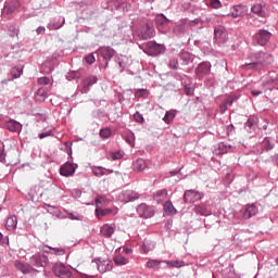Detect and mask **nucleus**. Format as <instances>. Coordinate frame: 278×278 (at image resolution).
Returning a JSON list of instances; mask_svg holds the SVG:
<instances>
[{
    "instance_id": "26",
    "label": "nucleus",
    "mask_w": 278,
    "mask_h": 278,
    "mask_svg": "<svg viewBox=\"0 0 278 278\" xmlns=\"http://www.w3.org/2000/svg\"><path fill=\"white\" fill-rule=\"evenodd\" d=\"M94 203L97 207H99V205H110V200H108L104 194H98L96 197Z\"/></svg>"
},
{
    "instance_id": "47",
    "label": "nucleus",
    "mask_w": 278,
    "mask_h": 278,
    "mask_svg": "<svg viewBox=\"0 0 278 278\" xmlns=\"http://www.w3.org/2000/svg\"><path fill=\"white\" fill-rule=\"evenodd\" d=\"M134 118L137 123H143L144 122V117H142V114H140L139 112L134 114Z\"/></svg>"
},
{
    "instance_id": "62",
    "label": "nucleus",
    "mask_w": 278,
    "mask_h": 278,
    "mask_svg": "<svg viewBox=\"0 0 278 278\" xmlns=\"http://www.w3.org/2000/svg\"><path fill=\"white\" fill-rule=\"evenodd\" d=\"M45 207H53V206H51V205H49V204H45Z\"/></svg>"
},
{
    "instance_id": "24",
    "label": "nucleus",
    "mask_w": 278,
    "mask_h": 278,
    "mask_svg": "<svg viewBox=\"0 0 278 278\" xmlns=\"http://www.w3.org/2000/svg\"><path fill=\"white\" fill-rule=\"evenodd\" d=\"M153 36H155V28H153V26H149V24H147L146 30L141 35V37L143 38V40H149V38H153Z\"/></svg>"
},
{
    "instance_id": "23",
    "label": "nucleus",
    "mask_w": 278,
    "mask_h": 278,
    "mask_svg": "<svg viewBox=\"0 0 278 278\" xmlns=\"http://www.w3.org/2000/svg\"><path fill=\"white\" fill-rule=\"evenodd\" d=\"M244 15V7L242 5H235L231 10V17L232 18H240V16Z\"/></svg>"
},
{
    "instance_id": "21",
    "label": "nucleus",
    "mask_w": 278,
    "mask_h": 278,
    "mask_svg": "<svg viewBox=\"0 0 278 278\" xmlns=\"http://www.w3.org/2000/svg\"><path fill=\"white\" fill-rule=\"evenodd\" d=\"M132 168H134V170H136V173H142V170H144V168H147V162L142 159H138L132 164Z\"/></svg>"
},
{
    "instance_id": "48",
    "label": "nucleus",
    "mask_w": 278,
    "mask_h": 278,
    "mask_svg": "<svg viewBox=\"0 0 278 278\" xmlns=\"http://www.w3.org/2000/svg\"><path fill=\"white\" fill-rule=\"evenodd\" d=\"M211 7L218 10V8H220V2L218 0H211Z\"/></svg>"
},
{
    "instance_id": "31",
    "label": "nucleus",
    "mask_w": 278,
    "mask_h": 278,
    "mask_svg": "<svg viewBox=\"0 0 278 278\" xmlns=\"http://www.w3.org/2000/svg\"><path fill=\"white\" fill-rule=\"evenodd\" d=\"M160 264H162V261L150 260L147 262V268H153L154 270H157L160 269Z\"/></svg>"
},
{
    "instance_id": "61",
    "label": "nucleus",
    "mask_w": 278,
    "mask_h": 278,
    "mask_svg": "<svg viewBox=\"0 0 278 278\" xmlns=\"http://www.w3.org/2000/svg\"><path fill=\"white\" fill-rule=\"evenodd\" d=\"M3 240V233L0 232V242Z\"/></svg>"
},
{
    "instance_id": "63",
    "label": "nucleus",
    "mask_w": 278,
    "mask_h": 278,
    "mask_svg": "<svg viewBox=\"0 0 278 278\" xmlns=\"http://www.w3.org/2000/svg\"><path fill=\"white\" fill-rule=\"evenodd\" d=\"M21 73H23V71H21L20 74L17 76H15V77H21Z\"/></svg>"
},
{
    "instance_id": "15",
    "label": "nucleus",
    "mask_w": 278,
    "mask_h": 278,
    "mask_svg": "<svg viewBox=\"0 0 278 278\" xmlns=\"http://www.w3.org/2000/svg\"><path fill=\"white\" fill-rule=\"evenodd\" d=\"M75 173V165L73 163H65L60 168V175H73Z\"/></svg>"
},
{
    "instance_id": "29",
    "label": "nucleus",
    "mask_w": 278,
    "mask_h": 278,
    "mask_svg": "<svg viewBox=\"0 0 278 278\" xmlns=\"http://www.w3.org/2000/svg\"><path fill=\"white\" fill-rule=\"evenodd\" d=\"M117 201L121 203H129V190H124L116 195Z\"/></svg>"
},
{
    "instance_id": "30",
    "label": "nucleus",
    "mask_w": 278,
    "mask_h": 278,
    "mask_svg": "<svg viewBox=\"0 0 278 278\" xmlns=\"http://www.w3.org/2000/svg\"><path fill=\"white\" fill-rule=\"evenodd\" d=\"M112 212L111 208H96V216L101 220L103 216H108Z\"/></svg>"
},
{
    "instance_id": "6",
    "label": "nucleus",
    "mask_w": 278,
    "mask_h": 278,
    "mask_svg": "<svg viewBox=\"0 0 278 278\" xmlns=\"http://www.w3.org/2000/svg\"><path fill=\"white\" fill-rule=\"evenodd\" d=\"M137 214L140 216V218H151L154 216L155 211H153V207L141 203L137 206Z\"/></svg>"
},
{
    "instance_id": "42",
    "label": "nucleus",
    "mask_w": 278,
    "mask_h": 278,
    "mask_svg": "<svg viewBox=\"0 0 278 278\" xmlns=\"http://www.w3.org/2000/svg\"><path fill=\"white\" fill-rule=\"evenodd\" d=\"M125 140L128 144H130V147H134V140H136V137L134 136V134H129L128 136L125 137Z\"/></svg>"
},
{
    "instance_id": "51",
    "label": "nucleus",
    "mask_w": 278,
    "mask_h": 278,
    "mask_svg": "<svg viewBox=\"0 0 278 278\" xmlns=\"http://www.w3.org/2000/svg\"><path fill=\"white\" fill-rule=\"evenodd\" d=\"M227 108H229V106H227L226 104H224V102L220 104V106H219V112H220V114H225V112H227Z\"/></svg>"
},
{
    "instance_id": "12",
    "label": "nucleus",
    "mask_w": 278,
    "mask_h": 278,
    "mask_svg": "<svg viewBox=\"0 0 278 278\" xmlns=\"http://www.w3.org/2000/svg\"><path fill=\"white\" fill-rule=\"evenodd\" d=\"M98 53L99 55H102V58L108 62L114 58L116 51H114V49H112L111 47H101L98 50Z\"/></svg>"
},
{
    "instance_id": "43",
    "label": "nucleus",
    "mask_w": 278,
    "mask_h": 278,
    "mask_svg": "<svg viewBox=\"0 0 278 278\" xmlns=\"http://www.w3.org/2000/svg\"><path fill=\"white\" fill-rule=\"evenodd\" d=\"M46 249H52V251H54L55 255H64V253H66V251L62 248H49L46 247Z\"/></svg>"
},
{
    "instance_id": "1",
    "label": "nucleus",
    "mask_w": 278,
    "mask_h": 278,
    "mask_svg": "<svg viewBox=\"0 0 278 278\" xmlns=\"http://www.w3.org/2000/svg\"><path fill=\"white\" fill-rule=\"evenodd\" d=\"M250 63L241 65L243 71H264L266 66H270L275 62L273 54L267 52H254L250 54Z\"/></svg>"
},
{
    "instance_id": "9",
    "label": "nucleus",
    "mask_w": 278,
    "mask_h": 278,
    "mask_svg": "<svg viewBox=\"0 0 278 278\" xmlns=\"http://www.w3.org/2000/svg\"><path fill=\"white\" fill-rule=\"evenodd\" d=\"M14 266L16 270L23 273V275H29V273H38L30 264L22 261H15Z\"/></svg>"
},
{
    "instance_id": "2",
    "label": "nucleus",
    "mask_w": 278,
    "mask_h": 278,
    "mask_svg": "<svg viewBox=\"0 0 278 278\" xmlns=\"http://www.w3.org/2000/svg\"><path fill=\"white\" fill-rule=\"evenodd\" d=\"M91 264H96L99 273H110L114 268V263L111 260L98 257L91 261Z\"/></svg>"
},
{
    "instance_id": "3",
    "label": "nucleus",
    "mask_w": 278,
    "mask_h": 278,
    "mask_svg": "<svg viewBox=\"0 0 278 278\" xmlns=\"http://www.w3.org/2000/svg\"><path fill=\"white\" fill-rule=\"evenodd\" d=\"M273 34L266 29H260L255 35H254V42L256 45H260L261 47H265V45H268Z\"/></svg>"
},
{
    "instance_id": "22",
    "label": "nucleus",
    "mask_w": 278,
    "mask_h": 278,
    "mask_svg": "<svg viewBox=\"0 0 278 278\" xmlns=\"http://www.w3.org/2000/svg\"><path fill=\"white\" fill-rule=\"evenodd\" d=\"M164 212L167 214V216H175V214H177V208H175L173 202L167 201L164 203Z\"/></svg>"
},
{
    "instance_id": "10",
    "label": "nucleus",
    "mask_w": 278,
    "mask_h": 278,
    "mask_svg": "<svg viewBox=\"0 0 278 278\" xmlns=\"http://www.w3.org/2000/svg\"><path fill=\"white\" fill-rule=\"evenodd\" d=\"M212 65L208 62L200 63L195 70V74L198 77H205V75H210V71Z\"/></svg>"
},
{
    "instance_id": "13",
    "label": "nucleus",
    "mask_w": 278,
    "mask_h": 278,
    "mask_svg": "<svg viewBox=\"0 0 278 278\" xmlns=\"http://www.w3.org/2000/svg\"><path fill=\"white\" fill-rule=\"evenodd\" d=\"M114 231H116V228L111 224H104L100 229V233L103 238H112V236H114Z\"/></svg>"
},
{
    "instance_id": "38",
    "label": "nucleus",
    "mask_w": 278,
    "mask_h": 278,
    "mask_svg": "<svg viewBox=\"0 0 278 278\" xmlns=\"http://www.w3.org/2000/svg\"><path fill=\"white\" fill-rule=\"evenodd\" d=\"M101 138H110L112 136V130L110 128H103L100 130Z\"/></svg>"
},
{
    "instance_id": "18",
    "label": "nucleus",
    "mask_w": 278,
    "mask_h": 278,
    "mask_svg": "<svg viewBox=\"0 0 278 278\" xmlns=\"http://www.w3.org/2000/svg\"><path fill=\"white\" fill-rule=\"evenodd\" d=\"M155 23H156L157 27L160 29H162L164 27H168V23H170V21H168V18H166V16H164V14H160L155 17Z\"/></svg>"
},
{
    "instance_id": "39",
    "label": "nucleus",
    "mask_w": 278,
    "mask_h": 278,
    "mask_svg": "<svg viewBox=\"0 0 278 278\" xmlns=\"http://www.w3.org/2000/svg\"><path fill=\"white\" fill-rule=\"evenodd\" d=\"M277 81V77L275 76H269L267 80L263 83V88H266V86H270L271 84H275Z\"/></svg>"
},
{
    "instance_id": "64",
    "label": "nucleus",
    "mask_w": 278,
    "mask_h": 278,
    "mask_svg": "<svg viewBox=\"0 0 278 278\" xmlns=\"http://www.w3.org/2000/svg\"><path fill=\"white\" fill-rule=\"evenodd\" d=\"M231 277H233V274H230V275L228 276V278H231Z\"/></svg>"
},
{
    "instance_id": "49",
    "label": "nucleus",
    "mask_w": 278,
    "mask_h": 278,
    "mask_svg": "<svg viewBox=\"0 0 278 278\" xmlns=\"http://www.w3.org/2000/svg\"><path fill=\"white\" fill-rule=\"evenodd\" d=\"M72 197H74V199H79V198L81 197V190L75 189V190L72 192Z\"/></svg>"
},
{
    "instance_id": "59",
    "label": "nucleus",
    "mask_w": 278,
    "mask_h": 278,
    "mask_svg": "<svg viewBox=\"0 0 278 278\" xmlns=\"http://www.w3.org/2000/svg\"><path fill=\"white\" fill-rule=\"evenodd\" d=\"M248 125H249V127H251L253 125V119H249Z\"/></svg>"
},
{
    "instance_id": "28",
    "label": "nucleus",
    "mask_w": 278,
    "mask_h": 278,
    "mask_svg": "<svg viewBox=\"0 0 278 278\" xmlns=\"http://www.w3.org/2000/svg\"><path fill=\"white\" fill-rule=\"evenodd\" d=\"M176 116H177V111H167L165 113V116L163 117V121L168 125L173 123V121H175Z\"/></svg>"
},
{
    "instance_id": "55",
    "label": "nucleus",
    "mask_w": 278,
    "mask_h": 278,
    "mask_svg": "<svg viewBox=\"0 0 278 278\" xmlns=\"http://www.w3.org/2000/svg\"><path fill=\"white\" fill-rule=\"evenodd\" d=\"M194 25H199V21H191L189 22V27H194Z\"/></svg>"
},
{
    "instance_id": "57",
    "label": "nucleus",
    "mask_w": 278,
    "mask_h": 278,
    "mask_svg": "<svg viewBox=\"0 0 278 278\" xmlns=\"http://www.w3.org/2000/svg\"><path fill=\"white\" fill-rule=\"evenodd\" d=\"M186 94H192V89L185 87Z\"/></svg>"
},
{
    "instance_id": "60",
    "label": "nucleus",
    "mask_w": 278,
    "mask_h": 278,
    "mask_svg": "<svg viewBox=\"0 0 278 278\" xmlns=\"http://www.w3.org/2000/svg\"><path fill=\"white\" fill-rule=\"evenodd\" d=\"M131 252H132L131 249H125V253L129 254V253H131Z\"/></svg>"
},
{
    "instance_id": "11",
    "label": "nucleus",
    "mask_w": 278,
    "mask_h": 278,
    "mask_svg": "<svg viewBox=\"0 0 278 278\" xmlns=\"http://www.w3.org/2000/svg\"><path fill=\"white\" fill-rule=\"evenodd\" d=\"M257 214V206L255 204H248L243 210L242 217L244 220H249V218H253Z\"/></svg>"
},
{
    "instance_id": "45",
    "label": "nucleus",
    "mask_w": 278,
    "mask_h": 278,
    "mask_svg": "<svg viewBox=\"0 0 278 278\" xmlns=\"http://www.w3.org/2000/svg\"><path fill=\"white\" fill-rule=\"evenodd\" d=\"M224 34H225V28H223V27L215 28V36H216V38H223Z\"/></svg>"
},
{
    "instance_id": "33",
    "label": "nucleus",
    "mask_w": 278,
    "mask_h": 278,
    "mask_svg": "<svg viewBox=\"0 0 278 278\" xmlns=\"http://www.w3.org/2000/svg\"><path fill=\"white\" fill-rule=\"evenodd\" d=\"M135 97L137 99H147V97H149V91H147V89H138Z\"/></svg>"
},
{
    "instance_id": "54",
    "label": "nucleus",
    "mask_w": 278,
    "mask_h": 278,
    "mask_svg": "<svg viewBox=\"0 0 278 278\" xmlns=\"http://www.w3.org/2000/svg\"><path fill=\"white\" fill-rule=\"evenodd\" d=\"M251 93L253 97H258V94H262V90H252Z\"/></svg>"
},
{
    "instance_id": "20",
    "label": "nucleus",
    "mask_w": 278,
    "mask_h": 278,
    "mask_svg": "<svg viewBox=\"0 0 278 278\" xmlns=\"http://www.w3.org/2000/svg\"><path fill=\"white\" fill-rule=\"evenodd\" d=\"M7 129H9V131H21V129H23V125L14 119H11L7 123Z\"/></svg>"
},
{
    "instance_id": "17",
    "label": "nucleus",
    "mask_w": 278,
    "mask_h": 278,
    "mask_svg": "<svg viewBox=\"0 0 278 278\" xmlns=\"http://www.w3.org/2000/svg\"><path fill=\"white\" fill-rule=\"evenodd\" d=\"M16 225H18V219L16 216L12 215L7 218L5 228L9 231H14V229H16Z\"/></svg>"
},
{
    "instance_id": "16",
    "label": "nucleus",
    "mask_w": 278,
    "mask_h": 278,
    "mask_svg": "<svg viewBox=\"0 0 278 278\" xmlns=\"http://www.w3.org/2000/svg\"><path fill=\"white\" fill-rule=\"evenodd\" d=\"M48 92H49V89L45 87L39 88L35 94V100L38 101L39 103H42L47 99Z\"/></svg>"
},
{
    "instance_id": "53",
    "label": "nucleus",
    "mask_w": 278,
    "mask_h": 278,
    "mask_svg": "<svg viewBox=\"0 0 278 278\" xmlns=\"http://www.w3.org/2000/svg\"><path fill=\"white\" fill-rule=\"evenodd\" d=\"M49 136H51V131H49V132H41V134H39V138H40V140H42V138H49Z\"/></svg>"
},
{
    "instance_id": "19",
    "label": "nucleus",
    "mask_w": 278,
    "mask_h": 278,
    "mask_svg": "<svg viewBox=\"0 0 278 278\" xmlns=\"http://www.w3.org/2000/svg\"><path fill=\"white\" fill-rule=\"evenodd\" d=\"M193 212L200 216H210L211 214L205 204L195 205Z\"/></svg>"
},
{
    "instance_id": "56",
    "label": "nucleus",
    "mask_w": 278,
    "mask_h": 278,
    "mask_svg": "<svg viewBox=\"0 0 278 278\" xmlns=\"http://www.w3.org/2000/svg\"><path fill=\"white\" fill-rule=\"evenodd\" d=\"M70 218H71L72 220H81V218H80L79 216H75V215H73V214L70 215Z\"/></svg>"
},
{
    "instance_id": "7",
    "label": "nucleus",
    "mask_w": 278,
    "mask_h": 278,
    "mask_svg": "<svg viewBox=\"0 0 278 278\" xmlns=\"http://www.w3.org/2000/svg\"><path fill=\"white\" fill-rule=\"evenodd\" d=\"M144 51L148 55H160L164 51V46L156 43L155 41H149L146 45Z\"/></svg>"
},
{
    "instance_id": "40",
    "label": "nucleus",
    "mask_w": 278,
    "mask_h": 278,
    "mask_svg": "<svg viewBox=\"0 0 278 278\" xmlns=\"http://www.w3.org/2000/svg\"><path fill=\"white\" fill-rule=\"evenodd\" d=\"M5 160V144L0 141V162H3Z\"/></svg>"
},
{
    "instance_id": "44",
    "label": "nucleus",
    "mask_w": 278,
    "mask_h": 278,
    "mask_svg": "<svg viewBox=\"0 0 278 278\" xmlns=\"http://www.w3.org/2000/svg\"><path fill=\"white\" fill-rule=\"evenodd\" d=\"M179 66V61L177 59L169 60V68L177 70Z\"/></svg>"
},
{
    "instance_id": "14",
    "label": "nucleus",
    "mask_w": 278,
    "mask_h": 278,
    "mask_svg": "<svg viewBox=\"0 0 278 278\" xmlns=\"http://www.w3.org/2000/svg\"><path fill=\"white\" fill-rule=\"evenodd\" d=\"M166 197H168V191L166 189L159 190L153 194V199L156 201V203L166 201Z\"/></svg>"
},
{
    "instance_id": "50",
    "label": "nucleus",
    "mask_w": 278,
    "mask_h": 278,
    "mask_svg": "<svg viewBox=\"0 0 278 278\" xmlns=\"http://www.w3.org/2000/svg\"><path fill=\"white\" fill-rule=\"evenodd\" d=\"M219 149L224 150L223 153H229V150H231V146H225V143H222L219 146Z\"/></svg>"
},
{
    "instance_id": "52",
    "label": "nucleus",
    "mask_w": 278,
    "mask_h": 278,
    "mask_svg": "<svg viewBox=\"0 0 278 278\" xmlns=\"http://www.w3.org/2000/svg\"><path fill=\"white\" fill-rule=\"evenodd\" d=\"M223 103L226 104L227 108H229L233 104V100L231 98H228Z\"/></svg>"
},
{
    "instance_id": "46",
    "label": "nucleus",
    "mask_w": 278,
    "mask_h": 278,
    "mask_svg": "<svg viewBox=\"0 0 278 278\" xmlns=\"http://www.w3.org/2000/svg\"><path fill=\"white\" fill-rule=\"evenodd\" d=\"M85 60H86L87 64H94V62H96L94 54L86 55Z\"/></svg>"
},
{
    "instance_id": "5",
    "label": "nucleus",
    "mask_w": 278,
    "mask_h": 278,
    "mask_svg": "<svg viewBox=\"0 0 278 278\" xmlns=\"http://www.w3.org/2000/svg\"><path fill=\"white\" fill-rule=\"evenodd\" d=\"M203 199V193L197 190H186L184 194L185 203H197Z\"/></svg>"
},
{
    "instance_id": "34",
    "label": "nucleus",
    "mask_w": 278,
    "mask_h": 278,
    "mask_svg": "<svg viewBox=\"0 0 278 278\" xmlns=\"http://www.w3.org/2000/svg\"><path fill=\"white\" fill-rule=\"evenodd\" d=\"M97 84V77L96 76H90L84 80V86L85 88H88L89 86H94Z\"/></svg>"
},
{
    "instance_id": "41",
    "label": "nucleus",
    "mask_w": 278,
    "mask_h": 278,
    "mask_svg": "<svg viewBox=\"0 0 278 278\" xmlns=\"http://www.w3.org/2000/svg\"><path fill=\"white\" fill-rule=\"evenodd\" d=\"M180 59L184 61L185 64H188V62H190V60H192V58L190 56V53H188V52H182L180 54Z\"/></svg>"
},
{
    "instance_id": "4",
    "label": "nucleus",
    "mask_w": 278,
    "mask_h": 278,
    "mask_svg": "<svg viewBox=\"0 0 278 278\" xmlns=\"http://www.w3.org/2000/svg\"><path fill=\"white\" fill-rule=\"evenodd\" d=\"M30 264L36 268H45L49 264V257L45 254H35L30 257Z\"/></svg>"
},
{
    "instance_id": "37",
    "label": "nucleus",
    "mask_w": 278,
    "mask_h": 278,
    "mask_svg": "<svg viewBox=\"0 0 278 278\" xmlns=\"http://www.w3.org/2000/svg\"><path fill=\"white\" fill-rule=\"evenodd\" d=\"M37 84L39 86H49L51 84V79L47 76L40 77V78H38Z\"/></svg>"
},
{
    "instance_id": "58",
    "label": "nucleus",
    "mask_w": 278,
    "mask_h": 278,
    "mask_svg": "<svg viewBox=\"0 0 278 278\" xmlns=\"http://www.w3.org/2000/svg\"><path fill=\"white\" fill-rule=\"evenodd\" d=\"M42 31H45V27L39 26V27L37 28V34H42Z\"/></svg>"
},
{
    "instance_id": "32",
    "label": "nucleus",
    "mask_w": 278,
    "mask_h": 278,
    "mask_svg": "<svg viewBox=\"0 0 278 278\" xmlns=\"http://www.w3.org/2000/svg\"><path fill=\"white\" fill-rule=\"evenodd\" d=\"M113 262L116 264V266H125L127 264V258L125 256H115L113 258Z\"/></svg>"
},
{
    "instance_id": "35",
    "label": "nucleus",
    "mask_w": 278,
    "mask_h": 278,
    "mask_svg": "<svg viewBox=\"0 0 278 278\" xmlns=\"http://www.w3.org/2000/svg\"><path fill=\"white\" fill-rule=\"evenodd\" d=\"M128 199H129V203L131 201H138V199H140V193H138L134 190H128Z\"/></svg>"
},
{
    "instance_id": "25",
    "label": "nucleus",
    "mask_w": 278,
    "mask_h": 278,
    "mask_svg": "<svg viewBox=\"0 0 278 278\" xmlns=\"http://www.w3.org/2000/svg\"><path fill=\"white\" fill-rule=\"evenodd\" d=\"M253 14H256V16H261L262 18H264V16H266V11H264V8L262 7V4H254L251 8Z\"/></svg>"
},
{
    "instance_id": "36",
    "label": "nucleus",
    "mask_w": 278,
    "mask_h": 278,
    "mask_svg": "<svg viewBox=\"0 0 278 278\" xmlns=\"http://www.w3.org/2000/svg\"><path fill=\"white\" fill-rule=\"evenodd\" d=\"M125 155V153L123 151H117V152H112L110 154V159L113 160V161H116V160H122V157Z\"/></svg>"
},
{
    "instance_id": "27",
    "label": "nucleus",
    "mask_w": 278,
    "mask_h": 278,
    "mask_svg": "<svg viewBox=\"0 0 278 278\" xmlns=\"http://www.w3.org/2000/svg\"><path fill=\"white\" fill-rule=\"evenodd\" d=\"M188 25V20H181L174 28L175 34H184Z\"/></svg>"
},
{
    "instance_id": "8",
    "label": "nucleus",
    "mask_w": 278,
    "mask_h": 278,
    "mask_svg": "<svg viewBox=\"0 0 278 278\" xmlns=\"http://www.w3.org/2000/svg\"><path fill=\"white\" fill-rule=\"evenodd\" d=\"M53 273H54L55 277H68V278H71L72 275H73V274H71V270L68 269V267H66L62 263H56L53 266Z\"/></svg>"
}]
</instances>
